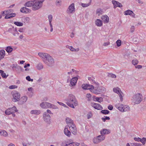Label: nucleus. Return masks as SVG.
Wrapping results in <instances>:
<instances>
[{"mask_svg":"<svg viewBox=\"0 0 146 146\" xmlns=\"http://www.w3.org/2000/svg\"><path fill=\"white\" fill-rule=\"evenodd\" d=\"M65 141H63L62 143V146H78L80 145V143L78 142H74L70 143L68 144H66L65 145H64V143H65Z\"/></svg>","mask_w":146,"mask_h":146,"instance_id":"nucleus-13","label":"nucleus"},{"mask_svg":"<svg viewBox=\"0 0 146 146\" xmlns=\"http://www.w3.org/2000/svg\"><path fill=\"white\" fill-rule=\"evenodd\" d=\"M124 15H130L132 16L133 17H135V14L133 13V12L130 10H127L126 11L124 12Z\"/></svg>","mask_w":146,"mask_h":146,"instance_id":"nucleus-21","label":"nucleus"},{"mask_svg":"<svg viewBox=\"0 0 146 146\" xmlns=\"http://www.w3.org/2000/svg\"><path fill=\"white\" fill-rule=\"evenodd\" d=\"M43 116L44 120L45 122L47 123L50 124L51 123V117L50 115L47 113L45 112L43 113Z\"/></svg>","mask_w":146,"mask_h":146,"instance_id":"nucleus-8","label":"nucleus"},{"mask_svg":"<svg viewBox=\"0 0 146 146\" xmlns=\"http://www.w3.org/2000/svg\"><path fill=\"white\" fill-rule=\"evenodd\" d=\"M93 143H94L97 144L98 143L100 142L99 140V139H98V137L94 138L93 139Z\"/></svg>","mask_w":146,"mask_h":146,"instance_id":"nucleus-34","label":"nucleus"},{"mask_svg":"<svg viewBox=\"0 0 146 146\" xmlns=\"http://www.w3.org/2000/svg\"><path fill=\"white\" fill-rule=\"evenodd\" d=\"M87 86V90H92L94 89V87L93 85H90L87 84V85H86Z\"/></svg>","mask_w":146,"mask_h":146,"instance_id":"nucleus-39","label":"nucleus"},{"mask_svg":"<svg viewBox=\"0 0 146 146\" xmlns=\"http://www.w3.org/2000/svg\"><path fill=\"white\" fill-rule=\"evenodd\" d=\"M91 106L95 109L101 110L102 109V107L99 104L93 102L91 104Z\"/></svg>","mask_w":146,"mask_h":146,"instance_id":"nucleus-12","label":"nucleus"},{"mask_svg":"<svg viewBox=\"0 0 146 146\" xmlns=\"http://www.w3.org/2000/svg\"><path fill=\"white\" fill-rule=\"evenodd\" d=\"M66 47L69 48L70 50L72 51H76V49L74 48L72 46H67Z\"/></svg>","mask_w":146,"mask_h":146,"instance_id":"nucleus-44","label":"nucleus"},{"mask_svg":"<svg viewBox=\"0 0 146 146\" xmlns=\"http://www.w3.org/2000/svg\"><path fill=\"white\" fill-rule=\"evenodd\" d=\"M138 61L136 59H134L132 61V64H138Z\"/></svg>","mask_w":146,"mask_h":146,"instance_id":"nucleus-55","label":"nucleus"},{"mask_svg":"<svg viewBox=\"0 0 146 146\" xmlns=\"http://www.w3.org/2000/svg\"><path fill=\"white\" fill-rule=\"evenodd\" d=\"M88 80L90 81L91 84L93 85H98V82H96L95 80V78L93 77H88Z\"/></svg>","mask_w":146,"mask_h":146,"instance_id":"nucleus-20","label":"nucleus"},{"mask_svg":"<svg viewBox=\"0 0 146 146\" xmlns=\"http://www.w3.org/2000/svg\"><path fill=\"white\" fill-rule=\"evenodd\" d=\"M115 106L117 109L122 112L129 111L130 110V108L129 106L122 104H117Z\"/></svg>","mask_w":146,"mask_h":146,"instance_id":"nucleus-4","label":"nucleus"},{"mask_svg":"<svg viewBox=\"0 0 146 146\" xmlns=\"http://www.w3.org/2000/svg\"><path fill=\"white\" fill-rule=\"evenodd\" d=\"M134 65L136 69H141L142 67V66L141 65L139 64H134Z\"/></svg>","mask_w":146,"mask_h":146,"instance_id":"nucleus-48","label":"nucleus"},{"mask_svg":"<svg viewBox=\"0 0 146 146\" xmlns=\"http://www.w3.org/2000/svg\"><path fill=\"white\" fill-rule=\"evenodd\" d=\"M110 119V117L107 116H105L104 117H102V119L104 122H105L106 121V120H109Z\"/></svg>","mask_w":146,"mask_h":146,"instance_id":"nucleus-52","label":"nucleus"},{"mask_svg":"<svg viewBox=\"0 0 146 146\" xmlns=\"http://www.w3.org/2000/svg\"><path fill=\"white\" fill-rule=\"evenodd\" d=\"M68 127L65 126L64 129V133L68 137H70L71 135V132L70 130H68Z\"/></svg>","mask_w":146,"mask_h":146,"instance_id":"nucleus-15","label":"nucleus"},{"mask_svg":"<svg viewBox=\"0 0 146 146\" xmlns=\"http://www.w3.org/2000/svg\"><path fill=\"white\" fill-rule=\"evenodd\" d=\"M95 99L97 101L100 103H101L103 101V99L102 97H96Z\"/></svg>","mask_w":146,"mask_h":146,"instance_id":"nucleus-40","label":"nucleus"},{"mask_svg":"<svg viewBox=\"0 0 146 146\" xmlns=\"http://www.w3.org/2000/svg\"><path fill=\"white\" fill-rule=\"evenodd\" d=\"M69 130L74 135H76L77 133V128L74 123L69 125L68 126Z\"/></svg>","mask_w":146,"mask_h":146,"instance_id":"nucleus-9","label":"nucleus"},{"mask_svg":"<svg viewBox=\"0 0 146 146\" xmlns=\"http://www.w3.org/2000/svg\"><path fill=\"white\" fill-rule=\"evenodd\" d=\"M90 3H82L81 4V6L84 7H87L89 6L90 5Z\"/></svg>","mask_w":146,"mask_h":146,"instance_id":"nucleus-50","label":"nucleus"},{"mask_svg":"<svg viewBox=\"0 0 146 146\" xmlns=\"http://www.w3.org/2000/svg\"><path fill=\"white\" fill-rule=\"evenodd\" d=\"M109 76L112 77L113 78H116V76L115 75L113 74H109L108 75Z\"/></svg>","mask_w":146,"mask_h":146,"instance_id":"nucleus-59","label":"nucleus"},{"mask_svg":"<svg viewBox=\"0 0 146 146\" xmlns=\"http://www.w3.org/2000/svg\"><path fill=\"white\" fill-rule=\"evenodd\" d=\"M135 30V27L134 26H132L130 29V32L131 33H133L134 31Z\"/></svg>","mask_w":146,"mask_h":146,"instance_id":"nucleus-64","label":"nucleus"},{"mask_svg":"<svg viewBox=\"0 0 146 146\" xmlns=\"http://www.w3.org/2000/svg\"><path fill=\"white\" fill-rule=\"evenodd\" d=\"M95 24L98 27H101L103 25L102 21L100 19H97L95 21Z\"/></svg>","mask_w":146,"mask_h":146,"instance_id":"nucleus-22","label":"nucleus"},{"mask_svg":"<svg viewBox=\"0 0 146 146\" xmlns=\"http://www.w3.org/2000/svg\"><path fill=\"white\" fill-rule=\"evenodd\" d=\"M16 14L15 13H11L7 15H6L5 17L6 19H8L11 17H14L15 16Z\"/></svg>","mask_w":146,"mask_h":146,"instance_id":"nucleus-28","label":"nucleus"},{"mask_svg":"<svg viewBox=\"0 0 146 146\" xmlns=\"http://www.w3.org/2000/svg\"><path fill=\"white\" fill-rule=\"evenodd\" d=\"M100 134L102 135H104L108 134L110 133V131L109 129H104L101 130Z\"/></svg>","mask_w":146,"mask_h":146,"instance_id":"nucleus-18","label":"nucleus"},{"mask_svg":"<svg viewBox=\"0 0 146 146\" xmlns=\"http://www.w3.org/2000/svg\"><path fill=\"white\" fill-rule=\"evenodd\" d=\"M17 111L16 107L13 106L12 108H10L6 110L5 111V113L7 115H9L17 112Z\"/></svg>","mask_w":146,"mask_h":146,"instance_id":"nucleus-7","label":"nucleus"},{"mask_svg":"<svg viewBox=\"0 0 146 146\" xmlns=\"http://www.w3.org/2000/svg\"><path fill=\"white\" fill-rule=\"evenodd\" d=\"M49 108L54 109H58V108L56 105L50 103Z\"/></svg>","mask_w":146,"mask_h":146,"instance_id":"nucleus-32","label":"nucleus"},{"mask_svg":"<svg viewBox=\"0 0 146 146\" xmlns=\"http://www.w3.org/2000/svg\"><path fill=\"white\" fill-rule=\"evenodd\" d=\"M143 98L142 95L140 93L134 95L132 99V102L135 104H139Z\"/></svg>","mask_w":146,"mask_h":146,"instance_id":"nucleus-3","label":"nucleus"},{"mask_svg":"<svg viewBox=\"0 0 146 146\" xmlns=\"http://www.w3.org/2000/svg\"><path fill=\"white\" fill-rule=\"evenodd\" d=\"M48 18L49 22H52V16L51 15H50L48 16Z\"/></svg>","mask_w":146,"mask_h":146,"instance_id":"nucleus-56","label":"nucleus"},{"mask_svg":"<svg viewBox=\"0 0 146 146\" xmlns=\"http://www.w3.org/2000/svg\"><path fill=\"white\" fill-rule=\"evenodd\" d=\"M102 20L106 23H108L109 21V18L107 16H103L101 17Z\"/></svg>","mask_w":146,"mask_h":146,"instance_id":"nucleus-27","label":"nucleus"},{"mask_svg":"<svg viewBox=\"0 0 146 146\" xmlns=\"http://www.w3.org/2000/svg\"><path fill=\"white\" fill-rule=\"evenodd\" d=\"M116 43L117 44V46H120L121 45V40H117L116 42Z\"/></svg>","mask_w":146,"mask_h":146,"instance_id":"nucleus-46","label":"nucleus"},{"mask_svg":"<svg viewBox=\"0 0 146 146\" xmlns=\"http://www.w3.org/2000/svg\"><path fill=\"white\" fill-rule=\"evenodd\" d=\"M0 73L2 77L4 78H6L7 77V76H6V74L2 70H0Z\"/></svg>","mask_w":146,"mask_h":146,"instance_id":"nucleus-33","label":"nucleus"},{"mask_svg":"<svg viewBox=\"0 0 146 146\" xmlns=\"http://www.w3.org/2000/svg\"><path fill=\"white\" fill-rule=\"evenodd\" d=\"M131 146H143L142 145L138 143H131Z\"/></svg>","mask_w":146,"mask_h":146,"instance_id":"nucleus-43","label":"nucleus"},{"mask_svg":"<svg viewBox=\"0 0 146 146\" xmlns=\"http://www.w3.org/2000/svg\"><path fill=\"white\" fill-rule=\"evenodd\" d=\"M33 3L32 7L33 9V10L35 11L38 10L42 7V4L36 0H34Z\"/></svg>","mask_w":146,"mask_h":146,"instance_id":"nucleus-6","label":"nucleus"},{"mask_svg":"<svg viewBox=\"0 0 146 146\" xmlns=\"http://www.w3.org/2000/svg\"><path fill=\"white\" fill-rule=\"evenodd\" d=\"M134 139L135 141L137 142H139L141 141V138L139 137H135L134 138Z\"/></svg>","mask_w":146,"mask_h":146,"instance_id":"nucleus-63","label":"nucleus"},{"mask_svg":"<svg viewBox=\"0 0 146 146\" xmlns=\"http://www.w3.org/2000/svg\"><path fill=\"white\" fill-rule=\"evenodd\" d=\"M14 24L18 26H22L23 25V23L19 22H15L14 23Z\"/></svg>","mask_w":146,"mask_h":146,"instance_id":"nucleus-42","label":"nucleus"},{"mask_svg":"<svg viewBox=\"0 0 146 146\" xmlns=\"http://www.w3.org/2000/svg\"><path fill=\"white\" fill-rule=\"evenodd\" d=\"M27 97L26 96H24L21 97V101L22 102L21 104H23V103L27 101Z\"/></svg>","mask_w":146,"mask_h":146,"instance_id":"nucleus-31","label":"nucleus"},{"mask_svg":"<svg viewBox=\"0 0 146 146\" xmlns=\"http://www.w3.org/2000/svg\"><path fill=\"white\" fill-rule=\"evenodd\" d=\"M13 96L12 101L14 102H16L19 101L20 98V94L17 91L13 92L12 93Z\"/></svg>","mask_w":146,"mask_h":146,"instance_id":"nucleus-5","label":"nucleus"},{"mask_svg":"<svg viewBox=\"0 0 146 146\" xmlns=\"http://www.w3.org/2000/svg\"><path fill=\"white\" fill-rule=\"evenodd\" d=\"M20 11L24 13H28L30 12L31 10L30 9L27 8L26 7H24L21 9Z\"/></svg>","mask_w":146,"mask_h":146,"instance_id":"nucleus-19","label":"nucleus"},{"mask_svg":"<svg viewBox=\"0 0 146 146\" xmlns=\"http://www.w3.org/2000/svg\"><path fill=\"white\" fill-rule=\"evenodd\" d=\"M18 86L15 85H12L9 86V88L10 89H13L17 88Z\"/></svg>","mask_w":146,"mask_h":146,"instance_id":"nucleus-49","label":"nucleus"},{"mask_svg":"<svg viewBox=\"0 0 146 146\" xmlns=\"http://www.w3.org/2000/svg\"><path fill=\"white\" fill-rule=\"evenodd\" d=\"M93 93L96 94H100V92L99 91V90H98V89H95L94 90L92 89V90L91 91Z\"/></svg>","mask_w":146,"mask_h":146,"instance_id":"nucleus-35","label":"nucleus"},{"mask_svg":"<svg viewBox=\"0 0 146 146\" xmlns=\"http://www.w3.org/2000/svg\"><path fill=\"white\" fill-rule=\"evenodd\" d=\"M66 122L67 124V125L66 126H67L68 127L69 126V125L74 123L73 121L71 118L68 117L66 118Z\"/></svg>","mask_w":146,"mask_h":146,"instance_id":"nucleus-17","label":"nucleus"},{"mask_svg":"<svg viewBox=\"0 0 146 146\" xmlns=\"http://www.w3.org/2000/svg\"><path fill=\"white\" fill-rule=\"evenodd\" d=\"M100 90H101L102 92L106 91V89L103 86H101L100 87Z\"/></svg>","mask_w":146,"mask_h":146,"instance_id":"nucleus-62","label":"nucleus"},{"mask_svg":"<svg viewBox=\"0 0 146 146\" xmlns=\"http://www.w3.org/2000/svg\"><path fill=\"white\" fill-rule=\"evenodd\" d=\"M34 0L28 1L25 4V6L27 7H31L33 6V4Z\"/></svg>","mask_w":146,"mask_h":146,"instance_id":"nucleus-24","label":"nucleus"},{"mask_svg":"<svg viewBox=\"0 0 146 146\" xmlns=\"http://www.w3.org/2000/svg\"><path fill=\"white\" fill-rule=\"evenodd\" d=\"M103 11L100 9H98L96 10V13L99 16L100 15H101L103 13Z\"/></svg>","mask_w":146,"mask_h":146,"instance_id":"nucleus-37","label":"nucleus"},{"mask_svg":"<svg viewBox=\"0 0 146 146\" xmlns=\"http://www.w3.org/2000/svg\"><path fill=\"white\" fill-rule=\"evenodd\" d=\"M92 116V114L91 113H89L87 115V118L90 119L91 118Z\"/></svg>","mask_w":146,"mask_h":146,"instance_id":"nucleus-57","label":"nucleus"},{"mask_svg":"<svg viewBox=\"0 0 146 146\" xmlns=\"http://www.w3.org/2000/svg\"><path fill=\"white\" fill-rule=\"evenodd\" d=\"M57 103L61 106H62L65 108H68V106L66 104L62 102H57Z\"/></svg>","mask_w":146,"mask_h":146,"instance_id":"nucleus-54","label":"nucleus"},{"mask_svg":"<svg viewBox=\"0 0 146 146\" xmlns=\"http://www.w3.org/2000/svg\"><path fill=\"white\" fill-rule=\"evenodd\" d=\"M50 103L46 102H42L40 104V106L43 109H47L49 108Z\"/></svg>","mask_w":146,"mask_h":146,"instance_id":"nucleus-11","label":"nucleus"},{"mask_svg":"<svg viewBox=\"0 0 146 146\" xmlns=\"http://www.w3.org/2000/svg\"><path fill=\"white\" fill-rule=\"evenodd\" d=\"M36 67L37 70H40L43 68V66L42 64H36Z\"/></svg>","mask_w":146,"mask_h":146,"instance_id":"nucleus-38","label":"nucleus"},{"mask_svg":"<svg viewBox=\"0 0 146 146\" xmlns=\"http://www.w3.org/2000/svg\"><path fill=\"white\" fill-rule=\"evenodd\" d=\"M66 101L67 105L72 108H74L75 106L78 105V102L75 96L73 94H69Z\"/></svg>","mask_w":146,"mask_h":146,"instance_id":"nucleus-2","label":"nucleus"},{"mask_svg":"<svg viewBox=\"0 0 146 146\" xmlns=\"http://www.w3.org/2000/svg\"><path fill=\"white\" fill-rule=\"evenodd\" d=\"M78 80V78L77 77H74L72 78L70 81V86H73L76 85Z\"/></svg>","mask_w":146,"mask_h":146,"instance_id":"nucleus-16","label":"nucleus"},{"mask_svg":"<svg viewBox=\"0 0 146 146\" xmlns=\"http://www.w3.org/2000/svg\"><path fill=\"white\" fill-rule=\"evenodd\" d=\"M40 113V110H33L30 112V113L32 114L39 115Z\"/></svg>","mask_w":146,"mask_h":146,"instance_id":"nucleus-25","label":"nucleus"},{"mask_svg":"<svg viewBox=\"0 0 146 146\" xmlns=\"http://www.w3.org/2000/svg\"><path fill=\"white\" fill-rule=\"evenodd\" d=\"M38 55L44 62L51 64L54 63V58L48 53L39 52L38 53Z\"/></svg>","mask_w":146,"mask_h":146,"instance_id":"nucleus-1","label":"nucleus"},{"mask_svg":"<svg viewBox=\"0 0 146 146\" xmlns=\"http://www.w3.org/2000/svg\"><path fill=\"white\" fill-rule=\"evenodd\" d=\"M100 142L103 141L105 139V137L103 135H99L97 136Z\"/></svg>","mask_w":146,"mask_h":146,"instance_id":"nucleus-29","label":"nucleus"},{"mask_svg":"<svg viewBox=\"0 0 146 146\" xmlns=\"http://www.w3.org/2000/svg\"><path fill=\"white\" fill-rule=\"evenodd\" d=\"M113 91L115 93H116L118 94H119L122 92L120 88L118 87L114 88L113 89Z\"/></svg>","mask_w":146,"mask_h":146,"instance_id":"nucleus-23","label":"nucleus"},{"mask_svg":"<svg viewBox=\"0 0 146 146\" xmlns=\"http://www.w3.org/2000/svg\"><path fill=\"white\" fill-rule=\"evenodd\" d=\"M30 18L29 17H26L25 18L24 20L25 21V22L28 23L29 22L30 20Z\"/></svg>","mask_w":146,"mask_h":146,"instance_id":"nucleus-61","label":"nucleus"},{"mask_svg":"<svg viewBox=\"0 0 146 146\" xmlns=\"http://www.w3.org/2000/svg\"><path fill=\"white\" fill-rule=\"evenodd\" d=\"M143 145H144L146 142V138L144 137L142 139L141 138V141H140Z\"/></svg>","mask_w":146,"mask_h":146,"instance_id":"nucleus-45","label":"nucleus"},{"mask_svg":"<svg viewBox=\"0 0 146 146\" xmlns=\"http://www.w3.org/2000/svg\"><path fill=\"white\" fill-rule=\"evenodd\" d=\"M26 79L27 80L29 81H31L32 82L33 81V79H31L30 77L29 76H27L26 78Z\"/></svg>","mask_w":146,"mask_h":146,"instance_id":"nucleus-58","label":"nucleus"},{"mask_svg":"<svg viewBox=\"0 0 146 146\" xmlns=\"http://www.w3.org/2000/svg\"><path fill=\"white\" fill-rule=\"evenodd\" d=\"M13 50V48L10 46L7 47L6 49V50L8 52H11Z\"/></svg>","mask_w":146,"mask_h":146,"instance_id":"nucleus-36","label":"nucleus"},{"mask_svg":"<svg viewBox=\"0 0 146 146\" xmlns=\"http://www.w3.org/2000/svg\"><path fill=\"white\" fill-rule=\"evenodd\" d=\"M5 51L4 50H1L0 51V58L1 59L4 58L5 55Z\"/></svg>","mask_w":146,"mask_h":146,"instance_id":"nucleus-30","label":"nucleus"},{"mask_svg":"<svg viewBox=\"0 0 146 146\" xmlns=\"http://www.w3.org/2000/svg\"><path fill=\"white\" fill-rule=\"evenodd\" d=\"M112 3L113 5V7L114 9L117 7H122V5L121 3L116 1L113 0L112 1Z\"/></svg>","mask_w":146,"mask_h":146,"instance_id":"nucleus-14","label":"nucleus"},{"mask_svg":"<svg viewBox=\"0 0 146 146\" xmlns=\"http://www.w3.org/2000/svg\"><path fill=\"white\" fill-rule=\"evenodd\" d=\"M86 85H87V84H82V88L84 90H87V87Z\"/></svg>","mask_w":146,"mask_h":146,"instance_id":"nucleus-60","label":"nucleus"},{"mask_svg":"<svg viewBox=\"0 0 146 146\" xmlns=\"http://www.w3.org/2000/svg\"><path fill=\"white\" fill-rule=\"evenodd\" d=\"M133 41L134 43L135 44H137L139 42V40L138 38H134L133 39Z\"/></svg>","mask_w":146,"mask_h":146,"instance_id":"nucleus-47","label":"nucleus"},{"mask_svg":"<svg viewBox=\"0 0 146 146\" xmlns=\"http://www.w3.org/2000/svg\"><path fill=\"white\" fill-rule=\"evenodd\" d=\"M75 9L74 4L73 3L69 6L66 12L68 14L73 13L75 11Z\"/></svg>","mask_w":146,"mask_h":146,"instance_id":"nucleus-10","label":"nucleus"},{"mask_svg":"<svg viewBox=\"0 0 146 146\" xmlns=\"http://www.w3.org/2000/svg\"><path fill=\"white\" fill-rule=\"evenodd\" d=\"M123 93L122 92H121V93H120L119 94V98L120 99V100L121 102H122L123 101Z\"/></svg>","mask_w":146,"mask_h":146,"instance_id":"nucleus-53","label":"nucleus"},{"mask_svg":"<svg viewBox=\"0 0 146 146\" xmlns=\"http://www.w3.org/2000/svg\"><path fill=\"white\" fill-rule=\"evenodd\" d=\"M0 134L1 135L4 137H7L8 135V133L7 132L4 130H0Z\"/></svg>","mask_w":146,"mask_h":146,"instance_id":"nucleus-26","label":"nucleus"},{"mask_svg":"<svg viewBox=\"0 0 146 146\" xmlns=\"http://www.w3.org/2000/svg\"><path fill=\"white\" fill-rule=\"evenodd\" d=\"M30 66V64H25L24 66V68H25V70L26 71H29V69L28 68Z\"/></svg>","mask_w":146,"mask_h":146,"instance_id":"nucleus-51","label":"nucleus"},{"mask_svg":"<svg viewBox=\"0 0 146 146\" xmlns=\"http://www.w3.org/2000/svg\"><path fill=\"white\" fill-rule=\"evenodd\" d=\"M101 112L103 114L106 115L108 114L109 113L110 111L108 110H102Z\"/></svg>","mask_w":146,"mask_h":146,"instance_id":"nucleus-41","label":"nucleus"}]
</instances>
